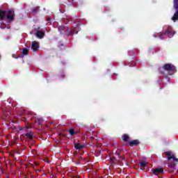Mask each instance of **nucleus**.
Listing matches in <instances>:
<instances>
[{
	"instance_id": "obj_1",
	"label": "nucleus",
	"mask_w": 178,
	"mask_h": 178,
	"mask_svg": "<svg viewBox=\"0 0 178 178\" xmlns=\"http://www.w3.org/2000/svg\"><path fill=\"white\" fill-rule=\"evenodd\" d=\"M15 17V12L13 10L3 11L0 10V20H6L10 23Z\"/></svg>"
},
{
	"instance_id": "obj_2",
	"label": "nucleus",
	"mask_w": 178,
	"mask_h": 178,
	"mask_svg": "<svg viewBox=\"0 0 178 178\" xmlns=\"http://www.w3.org/2000/svg\"><path fill=\"white\" fill-rule=\"evenodd\" d=\"M174 8L175 9H178V0H174ZM176 20H178V10L175 12L172 17V22H176Z\"/></svg>"
},
{
	"instance_id": "obj_3",
	"label": "nucleus",
	"mask_w": 178,
	"mask_h": 178,
	"mask_svg": "<svg viewBox=\"0 0 178 178\" xmlns=\"http://www.w3.org/2000/svg\"><path fill=\"white\" fill-rule=\"evenodd\" d=\"M165 154L167 155L168 161L172 159L173 162H177V159L175 157V154L172 152H166Z\"/></svg>"
},
{
	"instance_id": "obj_4",
	"label": "nucleus",
	"mask_w": 178,
	"mask_h": 178,
	"mask_svg": "<svg viewBox=\"0 0 178 178\" xmlns=\"http://www.w3.org/2000/svg\"><path fill=\"white\" fill-rule=\"evenodd\" d=\"M164 69L168 70V72H176V67L172 64H166L164 65Z\"/></svg>"
},
{
	"instance_id": "obj_5",
	"label": "nucleus",
	"mask_w": 178,
	"mask_h": 178,
	"mask_svg": "<svg viewBox=\"0 0 178 178\" xmlns=\"http://www.w3.org/2000/svg\"><path fill=\"white\" fill-rule=\"evenodd\" d=\"M39 49H40V44L38 42H36V41L33 42L31 45V49H33V51H38Z\"/></svg>"
},
{
	"instance_id": "obj_6",
	"label": "nucleus",
	"mask_w": 178,
	"mask_h": 178,
	"mask_svg": "<svg viewBox=\"0 0 178 178\" xmlns=\"http://www.w3.org/2000/svg\"><path fill=\"white\" fill-rule=\"evenodd\" d=\"M154 175H159L163 173V168H156L153 170Z\"/></svg>"
},
{
	"instance_id": "obj_7",
	"label": "nucleus",
	"mask_w": 178,
	"mask_h": 178,
	"mask_svg": "<svg viewBox=\"0 0 178 178\" xmlns=\"http://www.w3.org/2000/svg\"><path fill=\"white\" fill-rule=\"evenodd\" d=\"M44 31H38L36 32L35 35L38 37V38H44Z\"/></svg>"
},
{
	"instance_id": "obj_8",
	"label": "nucleus",
	"mask_w": 178,
	"mask_h": 178,
	"mask_svg": "<svg viewBox=\"0 0 178 178\" xmlns=\"http://www.w3.org/2000/svg\"><path fill=\"white\" fill-rule=\"evenodd\" d=\"M138 144H140L138 140H131L129 142L130 147H134V145H138Z\"/></svg>"
},
{
	"instance_id": "obj_9",
	"label": "nucleus",
	"mask_w": 178,
	"mask_h": 178,
	"mask_svg": "<svg viewBox=\"0 0 178 178\" xmlns=\"http://www.w3.org/2000/svg\"><path fill=\"white\" fill-rule=\"evenodd\" d=\"M166 34L168 37H173L175 35V32L172 33V27H169L167 30Z\"/></svg>"
},
{
	"instance_id": "obj_10",
	"label": "nucleus",
	"mask_w": 178,
	"mask_h": 178,
	"mask_svg": "<svg viewBox=\"0 0 178 178\" xmlns=\"http://www.w3.org/2000/svg\"><path fill=\"white\" fill-rule=\"evenodd\" d=\"M84 145H80V143L75 144V148L76 149H81V148H83Z\"/></svg>"
},
{
	"instance_id": "obj_11",
	"label": "nucleus",
	"mask_w": 178,
	"mask_h": 178,
	"mask_svg": "<svg viewBox=\"0 0 178 178\" xmlns=\"http://www.w3.org/2000/svg\"><path fill=\"white\" fill-rule=\"evenodd\" d=\"M145 165H147V162L145 161H141L140 162V166L141 168H145Z\"/></svg>"
},
{
	"instance_id": "obj_12",
	"label": "nucleus",
	"mask_w": 178,
	"mask_h": 178,
	"mask_svg": "<svg viewBox=\"0 0 178 178\" xmlns=\"http://www.w3.org/2000/svg\"><path fill=\"white\" fill-rule=\"evenodd\" d=\"M22 54L23 55H27V54H29V49L27 48L24 49L22 51Z\"/></svg>"
},
{
	"instance_id": "obj_13",
	"label": "nucleus",
	"mask_w": 178,
	"mask_h": 178,
	"mask_svg": "<svg viewBox=\"0 0 178 178\" xmlns=\"http://www.w3.org/2000/svg\"><path fill=\"white\" fill-rule=\"evenodd\" d=\"M69 133L71 136H74L76 134L74 129H70Z\"/></svg>"
},
{
	"instance_id": "obj_14",
	"label": "nucleus",
	"mask_w": 178,
	"mask_h": 178,
	"mask_svg": "<svg viewBox=\"0 0 178 178\" xmlns=\"http://www.w3.org/2000/svg\"><path fill=\"white\" fill-rule=\"evenodd\" d=\"M122 139L124 140V141H127V140H129V136L123 135Z\"/></svg>"
},
{
	"instance_id": "obj_15",
	"label": "nucleus",
	"mask_w": 178,
	"mask_h": 178,
	"mask_svg": "<svg viewBox=\"0 0 178 178\" xmlns=\"http://www.w3.org/2000/svg\"><path fill=\"white\" fill-rule=\"evenodd\" d=\"M165 35H166V33H159V38L161 39L165 38Z\"/></svg>"
},
{
	"instance_id": "obj_16",
	"label": "nucleus",
	"mask_w": 178,
	"mask_h": 178,
	"mask_svg": "<svg viewBox=\"0 0 178 178\" xmlns=\"http://www.w3.org/2000/svg\"><path fill=\"white\" fill-rule=\"evenodd\" d=\"M26 136V137H29V138H30V139L33 138V136H31V134H27Z\"/></svg>"
},
{
	"instance_id": "obj_17",
	"label": "nucleus",
	"mask_w": 178,
	"mask_h": 178,
	"mask_svg": "<svg viewBox=\"0 0 178 178\" xmlns=\"http://www.w3.org/2000/svg\"><path fill=\"white\" fill-rule=\"evenodd\" d=\"M3 26V24H2V23L1 24V29H5V27H3V26Z\"/></svg>"
}]
</instances>
